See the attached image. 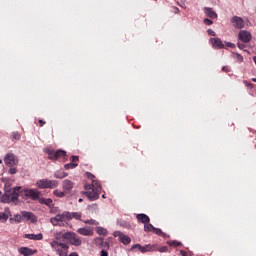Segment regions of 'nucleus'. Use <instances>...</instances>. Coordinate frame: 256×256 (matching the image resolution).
<instances>
[{"instance_id":"1","label":"nucleus","mask_w":256,"mask_h":256,"mask_svg":"<svg viewBox=\"0 0 256 256\" xmlns=\"http://www.w3.org/2000/svg\"><path fill=\"white\" fill-rule=\"evenodd\" d=\"M25 195L32 201H39L41 197V192L37 189H24L21 190V186H17L10 189H5L4 195L1 197V203H14L17 205L19 203V196Z\"/></svg>"},{"instance_id":"2","label":"nucleus","mask_w":256,"mask_h":256,"mask_svg":"<svg viewBox=\"0 0 256 256\" xmlns=\"http://www.w3.org/2000/svg\"><path fill=\"white\" fill-rule=\"evenodd\" d=\"M69 219H71V216H69V211H64L50 218V223L53 225V227H65V224H69Z\"/></svg>"},{"instance_id":"3","label":"nucleus","mask_w":256,"mask_h":256,"mask_svg":"<svg viewBox=\"0 0 256 256\" xmlns=\"http://www.w3.org/2000/svg\"><path fill=\"white\" fill-rule=\"evenodd\" d=\"M50 247L59 256H67V253H69V246L67 244L61 243L57 240L50 242Z\"/></svg>"},{"instance_id":"4","label":"nucleus","mask_w":256,"mask_h":256,"mask_svg":"<svg viewBox=\"0 0 256 256\" xmlns=\"http://www.w3.org/2000/svg\"><path fill=\"white\" fill-rule=\"evenodd\" d=\"M45 152L47 153L48 159H50V161H59V159H65V157H67V152L64 150L55 151L53 149L47 148Z\"/></svg>"},{"instance_id":"5","label":"nucleus","mask_w":256,"mask_h":256,"mask_svg":"<svg viewBox=\"0 0 256 256\" xmlns=\"http://www.w3.org/2000/svg\"><path fill=\"white\" fill-rule=\"evenodd\" d=\"M38 189H55L59 187V182L56 180L41 179L36 182Z\"/></svg>"},{"instance_id":"6","label":"nucleus","mask_w":256,"mask_h":256,"mask_svg":"<svg viewBox=\"0 0 256 256\" xmlns=\"http://www.w3.org/2000/svg\"><path fill=\"white\" fill-rule=\"evenodd\" d=\"M62 239H65L66 241H68V243H70V245H74V247H80L82 243L81 238L73 232L64 233L62 235Z\"/></svg>"},{"instance_id":"7","label":"nucleus","mask_w":256,"mask_h":256,"mask_svg":"<svg viewBox=\"0 0 256 256\" xmlns=\"http://www.w3.org/2000/svg\"><path fill=\"white\" fill-rule=\"evenodd\" d=\"M4 163L5 165H7V167H14V165L19 164V159L17 158V156H15V154L8 153L4 157Z\"/></svg>"},{"instance_id":"8","label":"nucleus","mask_w":256,"mask_h":256,"mask_svg":"<svg viewBox=\"0 0 256 256\" xmlns=\"http://www.w3.org/2000/svg\"><path fill=\"white\" fill-rule=\"evenodd\" d=\"M231 24L234 29H243V27H245V21L239 16L232 17Z\"/></svg>"},{"instance_id":"9","label":"nucleus","mask_w":256,"mask_h":256,"mask_svg":"<svg viewBox=\"0 0 256 256\" xmlns=\"http://www.w3.org/2000/svg\"><path fill=\"white\" fill-rule=\"evenodd\" d=\"M238 39H240V41H242V43H249V41H251V39H252V36L249 31L242 30L238 34Z\"/></svg>"},{"instance_id":"10","label":"nucleus","mask_w":256,"mask_h":256,"mask_svg":"<svg viewBox=\"0 0 256 256\" xmlns=\"http://www.w3.org/2000/svg\"><path fill=\"white\" fill-rule=\"evenodd\" d=\"M134 247H139V251L141 253H149V251H157L156 245L147 244L145 246H141V244H135Z\"/></svg>"},{"instance_id":"11","label":"nucleus","mask_w":256,"mask_h":256,"mask_svg":"<svg viewBox=\"0 0 256 256\" xmlns=\"http://www.w3.org/2000/svg\"><path fill=\"white\" fill-rule=\"evenodd\" d=\"M115 237H119L121 243H123V245H129V243H131V238L125 234H123V232L121 231H116L114 233Z\"/></svg>"},{"instance_id":"12","label":"nucleus","mask_w":256,"mask_h":256,"mask_svg":"<svg viewBox=\"0 0 256 256\" xmlns=\"http://www.w3.org/2000/svg\"><path fill=\"white\" fill-rule=\"evenodd\" d=\"M84 195L87 196L89 201H97V199H99V195H101V192H97L95 190L86 191V192H84Z\"/></svg>"},{"instance_id":"13","label":"nucleus","mask_w":256,"mask_h":256,"mask_svg":"<svg viewBox=\"0 0 256 256\" xmlns=\"http://www.w3.org/2000/svg\"><path fill=\"white\" fill-rule=\"evenodd\" d=\"M85 189H92L93 191L101 193V184H99V181L97 180H92V183L86 185Z\"/></svg>"},{"instance_id":"14","label":"nucleus","mask_w":256,"mask_h":256,"mask_svg":"<svg viewBox=\"0 0 256 256\" xmlns=\"http://www.w3.org/2000/svg\"><path fill=\"white\" fill-rule=\"evenodd\" d=\"M210 41L216 49H225V44H223L220 38H211Z\"/></svg>"},{"instance_id":"15","label":"nucleus","mask_w":256,"mask_h":256,"mask_svg":"<svg viewBox=\"0 0 256 256\" xmlns=\"http://www.w3.org/2000/svg\"><path fill=\"white\" fill-rule=\"evenodd\" d=\"M77 233H79V235H83L84 237H91V235H93V231L89 227L79 228Z\"/></svg>"},{"instance_id":"16","label":"nucleus","mask_w":256,"mask_h":256,"mask_svg":"<svg viewBox=\"0 0 256 256\" xmlns=\"http://www.w3.org/2000/svg\"><path fill=\"white\" fill-rule=\"evenodd\" d=\"M136 219L139 223H143L144 225L151 222V218H149L147 214H137Z\"/></svg>"},{"instance_id":"17","label":"nucleus","mask_w":256,"mask_h":256,"mask_svg":"<svg viewBox=\"0 0 256 256\" xmlns=\"http://www.w3.org/2000/svg\"><path fill=\"white\" fill-rule=\"evenodd\" d=\"M24 239H31L32 241H41L43 239V234H24Z\"/></svg>"},{"instance_id":"18","label":"nucleus","mask_w":256,"mask_h":256,"mask_svg":"<svg viewBox=\"0 0 256 256\" xmlns=\"http://www.w3.org/2000/svg\"><path fill=\"white\" fill-rule=\"evenodd\" d=\"M21 215L22 219H25V221H35V214H33V212L22 211Z\"/></svg>"},{"instance_id":"19","label":"nucleus","mask_w":256,"mask_h":256,"mask_svg":"<svg viewBox=\"0 0 256 256\" xmlns=\"http://www.w3.org/2000/svg\"><path fill=\"white\" fill-rule=\"evenodd\" d=\"M204 13L210 19H217V12L213 11V8L205 7L204 8Z\"/></svg>"},{"instance_id":"20","label":"nucleus","mask_w":256,"mask_h":256,"mask_svg":"<svg viewBox=\"0 0 256 256\" xmlns=\"http://www.w3.org/2000/svg\"><path fill=\"white\" fill-rule=\"evenodd\" d=\"M74 185L75 184L73 183V181L67 180V179L64 180L62 183V187L65 191H71V189H73Z\"/></svg>"},{"instance_id":"21","label":"nucleus","mask_w":256,"mask_h":256,"mask_svg":"<svg viewBox=\"0 0 256 256\" xmlns=\"http://www.w3.org/2000/svg\"><path fill=\"white\" fill-rule=\"evenodd\" d=\"M38 201L40 205H46L47 207H51V205H53V199L51 198H39Z\"/></svg>"},{"instance_id":"22","label":"nucleus","mask_w":256,"mask_h":256,"mask_svg":"<svg viewBox=\"0 0 256 256\" xmlns=\"http://www.w3.org/2000/svg\"><path fill=\"white\" fill-rule=\"evenodd\" d=\"M82 215L83 214L81 212H69V221H71L72 219H76V221H81Z\"/></svg>"},{"instance_id":"23","label":"nucleus","mask_w":256,"mask_h":256,"mask_svg":"<svg viewBox=\"0 0 256 256\" xmlns=\"http://www.w3.org/2000/svg\"><path fill=\"white\" fill-rule=\"evenodd\" d=\"M19 253H21V255L31 256L33 255V250H31V248L22 247L19 249Z\"/></svg>"},{"instance_id":"24","label":"nucleus","mask_w":256,"mask_h":256,"mask_svg":"<svg viewBox=\"0 0 256 256\" xmlns=\"http://www.w3.org/2000/svg\"><path fill=\"white\" fill-rule=\"evenodd\" d=\"M68 175H69L68 173L61 170H58L54 173V177L56 179H65V177H67Z\"/></svg>"},{"instance_id":"25","label":"nucleus","mask_w":256,"mask_h":256,"mask_svg":"<svg viewBox=\"0 0 256 256\" xmlns=\"http://www.w3.org/2000/svg\"><path fill=\"white\" fill-rule=\"evenodd\" d=\"M144 231L146 232V233H150V231H155V227L153 226V224H151V223H146V224H144Z\"/></svg>"},{"instance_id":"26","label":"nucleus","mask_w":256,"mask_h":256,"mask_svg":"<svg viewBox=\"0 0 256 256\" xmlns=\"http://www.w3.org/2000/svg\"><path fill=\"white\" fill-rule=\"evenodd\" d=\"M96 233L98 235H103L104 237L107 236V229L103 228V227H97L96 228Z\"/></svg>"},{"instance_id":"27","label":"nucleus","mask_w":256,"mask_h":256,"mask_svg":"<svg viewBox=\"0 0 256 256\" xmlns=\"http://www.w3.org/2000/svg\"><path fill=\"white\" fill-rule=\"evenodd\" d=\"M7 219H9V215L3 213V212H0V221L2 223H7Z\"/></svg>"},{"instance_id":"28","label":"nucleus","mask_w":256,"mask_h":256,"mask_svg":"<svg viewBox=\"0 0 256 256\" xmlns=\"http://www.w3.org/2000/svg\"><path fill=\"white\" fill-rule=\"evenodd\" d=\"M78 165H79V164H77V163L70 162V163H68V164H65V165H64V168H65V169H75V167H78Z\"/></svg>"},{"instance_id":"29","label":"nucleus","mask_w":256,"mask_h":256,"mask_svg":"<svg viewBox=\"0 0 256 256\" xmlns=\"http://www.w3.org/2000/svg\"><path fill=\"white\" fill-rule=\"evenodd\" d=\"M13 219L16 223H21L23 221V214H15Z\"/></svg>"},{"instance_id":"30","label":"nucleus","mask_w":256,"mask_h":256,"mask_svg":"<svg viewBox=\"0 0 256 256\" xmlns=\"http://www.w3.org/2000/svg\"><path fill=\"white\" fill-rule=\"evenodd\" d=\"M96 243H99L100 245H102V247H109V243L104 242L103 238H97Z\"/></svg>"},{"instance_id":"31","label":"nucleus","mask_w":256,"mask_h":256,"mask_svg":"<svg viewBox=\"0 0 256 256\" xmlns=\"http://www.w3.org/2000/svg\"><path fill=\"white\" fill-rule=\"evenodd\" d=\"M53 195H55V197H65V192L59 191V190H54L53 191Z\"/></svg>"},{"instance_id":"32","label":"nucleus","mask_w":256,"mask_h":256,"mask_svg":"<svg viewBox=\"0 0 256 256\" xmlns=\"http://www.w3.org/2000/svg\"><path fill=\"white\" fill-rule=\"evenodd\" d=\"M169 247H180L181 242H178L176 240L168 242Z\"/></svg>"},{"instance_id":"33","label":"nucleus","mask_w":256,"mask_h":256,"mask_svg":"<svg viewBox=\"0 0 256 256\" xmlns=\"http://www.w3.org/2000/svg\"><path fill=\"white\" fill-rule=\"evenodd\" d=\"M84 223L86 225H99V222H97L96 220L90 219V220H85Z\"/></svg>"},{"instance_id":"34","label":"nucleus","mask_w":256,"mask_h":256,"mask_svg":"<svg viewBox=\"0 0 256 256\" xmlns=\"http://www.w3.org/2000/svg\"><path fill=\"white\" fill-rule=\"evenodd\" d=\"M153 233H155V235H159L160 237H163L165 235V233H163V230L159 228H154Z\"/></svg>"},{"instance_id":"35","label":"nucleus","mask_w":256,"mask_h":256,"mask_svg":"<svg viewBox=\"0 0 256 256\" xmlns=\"http://www.w3.org/2000/svg\"><path fill=\"white\" fill-rule=\"evenodd\" d=\"M12 139H15L16 141H19V139H21V134H19V132H13L12 133Z\"/></svg>"},{"instance_id":"36","label":"nucleus","mask_w":256,"mask_h":256,"mask_svg":"<svg viewBox=\"0 0 256 256\" xmlns=\"http://www.w3.org/2000/svg\"><path fill=\"white\" fill-rule=\"evenodd\" d=\"M8 173H9L10 175H15V173H17V168L11 167V168L8 170Z\"/></svg>"},{"instance_id":"37","label":"nucleus","mask_w":256,"mask_h":256,"mask_svg":"<svg viewBox=\"0 0 256 256\" xmlns=\"http://www.w3.org/2000/svg\"><path fill=\"white\" fill-rule=\"evenodd\" d=\"M168 250L169 248L167 246H162L160 249H158L160 253H167Z\"/></svg>"},{"instance_id":"38","label":"nucleus","mask_w":256,"mask_h":256,"mask_svg":"<svg viewBox=\"0 0 256 256\" xmlns=\"http://www.w3.org/2000/svg\"><path fill=\"white\" fill-rule=\"evenodd\" d=\"M70 161L71 163H77V161H79V156H71Z\"/></svg>"},{"instance_id":"39","label":"nucleus","mask_w":256,"mask_h":256,"mask_svg":"<svg viewBox=\"0 0 256 256\" xmlns=\"http://www.w3.org/2000/svg\"><path fill=\"white\" fill-rule=\"evenodd\" d=\"M86 177H87V179H91L92 181H93V179H95V175H93L90 172H86Z\"/></svg>"},{"instance_id":"40","label":"nucleus","mask_w":256,"mask_h":256,"mask_svg":"<svg viewBox=\"0 0 256 256\" xmlns=\"http://www.w3.org/2000/svg\"><path fill=\"white\" fill-rule=\"evenodd\" d=\"M203 23H204V25H211L213 22H212L211 19L205 18V19L203 20Z\"/></svg>"},{"instance_id":"41","label":"nucleus","mask_w":256,"mask_h":256,"mask_svg":"<svg viewBox=\"0 0 256 256\" xmlns=\"http://www.w3.org/2000/svg\"><path fill=\"white\" fill-rule=\"evenodd\" d=\"M244 85H246V87H250L251 89H253V87H255L254 84L249 83L247 80H244Z\"/></svg>"},{"instance_id":"42","label":"nucleus","mask_w":256,"mask_h":256,"mask_svg":"<svg viewBox=\"0 0 256 256\" xmlns=\"http://www.w3.org/2000/svg\"><path fill=\"white\" fill-rule=\"evenodd\" d=\"M208 35H211L212 37H215L217 34L212 29L207 30Z\"/></svg>"},{"instance_id":"43","label":"nucleus","mask_w":256,"mask_h":256,"mask_svg":"<svg viewBox=\"0 0 256 256\" xmlns=\"http://www.w3.org/2000/svg\"><path fill=\"white\" fill-rule=\"evenodd\" d=\"M222 71L224 73H229L231 71V68H229V66H224V67H222Z\"/></svg>"},{"instance_id":"44","label":"nucleus","mask_w":256,"mask_h":256,"mask_svg":"<svg viewBox=\"0 0 256 256\" xmlns=\"http://www.w3.org/2000/svg\"><path fill=\"white\" fill-rule=\"evenodd\" d=\"M237 47L238 49H245V45L243 42H238Z\"/></svg>"},{"instance_id":"45","label":"nucleus","mask_w":256,"mask_h":256,"mask_svg":"<svg viewBox=\"0 0 256 256\" xmlns=\"http://www.w3.org/2000/svg\"><path fill=\"white\" fill-rule=\"evenodd\" d=\"M236 58L240 63H243V56L241 54H236Z\"/></svg>"},{"instance_id":"46","label":"nucleus","mask_w":256,"mask_h":256,"mask_svg":"<svg viewBox=\"0 0 256 256\" xmlns=\"http://www.w3.org/2000/svg\"><path fill=\"white\" fill-rule=\"evenodd\" d=\"M100 256H109V253H107L105 250H102Z\"/></svg>"},{"instance_id":"47","label":"nucleus","mask_w":256,"mask_h":256,"mask_svg":"<svg viewBox=\"0 0 256 256\" xmlns=\"http://www.w3.org/2000/svg\"><path fill=\"white\" fill-rule=\"evenodd\" d=\"M38 123L40 124V127H43V125H45L46 122L40 119L38 120Z\"/></svg>"},{"instance_id":"48","label":"nucleus","mask_w":256,"mask_h":256,"mask_svg":"<svg viewBox=\"0 0 256 256\" xmlns=\"http://www.w3.org/2000/svg\"><path fill=\"white\" fill-rule=\"evenodd\" d=\"M227 47L233 48V47H235V44H233V43H231V42H228V43H227Z\"/></svg>"},{"instance_id":"49","label":"nucleus","mask_w":256,"mask_h":256,"mask_svg":"<svg viewBox=\"0 0 256 256\" xmlns=\"http://www.w3.org/2000/svg\"><path fill=\"white\" fill-rule=\"evenodd\" d=\"M180 253H181L182 256H188L187 253L184 250H181Z\"/></svg>"},{"instance_id":"50","label":"nucleus","mask_w":256,"mask_h":256,"mask_svg":"<svg viewBox=\"0 0 256 256\" xmlns=\"http://www.w3.org/2000/svg\"><path fill=\"white\" fill-rule=\"evenodd\" d=\"M134 249H138L139 251V247H135V245L132 246L131 250L134 251Z\"/></svg>"},{"instance_id":"51","label":"nucleus","mask_w":256,"mask_h":256,"mask_svg":"<svg viewBox=\"0 0 256 256\" xmlns=\"http://www.w3.org/2000/svg\"><path fill=\"white\" fill-rule=\"evenodd\" d=\"M78 201H79V203H82V202H83V199L80 198Z\"/></svg>"},{"instance_id":"52","label":"nucleus","mask_w":256,"mask_h":256,"mask_svg":"<svg viewBox=\"0 0 256 256\" xmlns=\"http://www.w3.org/2000/svg\"><path fill=\"white\" fill-rule=\"evenodd\" d=\"M2 195V192L0 191V196Z\"/></svg>"},{"instance_id":"53","label":"nucleus","mask_w":256,"mask_h":256,"mask_svg":"<svg viewBox=\"0 0 256 256\" xmlns=\"http://www.w3.org/2000/svg\"><path fill=\"white\" fill-rule=\"evenodd\" d=\"M0 163H3V161L0 160Z\"/></svg>"}]
</instances>
